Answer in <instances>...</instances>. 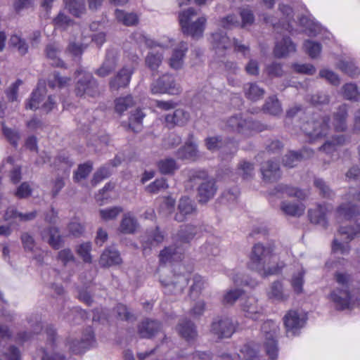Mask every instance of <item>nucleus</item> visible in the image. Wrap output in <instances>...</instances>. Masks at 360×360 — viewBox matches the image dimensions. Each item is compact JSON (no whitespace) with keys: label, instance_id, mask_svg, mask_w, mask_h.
I'll use <instances>...</instances> for the list:
<instances>
[{"label":"nucleus","instance_id":"f257e3e1","mask_svg":"<svg viewBox=\"0 0 360 360\" xmlns=\"http://www.w3.org/2000/svg\"><path fill=\"white\" fill-rule=\"evenodd\" d=\"M334 279L339 287L330 294V300L338 310H345L354 306L360 307V281L356 288L350 291L352 276L346 272H336Z\"/></svg>","mask_w":360,"mask_h":360},{"label":"nucleus","instance_id":"f03ea898","mask_svg":"<svg viewBox=\"0 0 360 360\" xmlns=\"http://www.w3.org/2000/svg\"><path fill=\"white\" fill-rule=\"evenodd\" d=\"M274 257V247L271 245L264 246L258 243L252 247L250 256V262L248 264V268L257 271L261 275L267 276L278 274L282 266L266 267L271 263V259Z\"/></svg>","mask_w":360,"mask_h":360},{"label":"nucleus","instance_id":"7ed1b4c3","mask_svg":"<svg viewBox=\"0 0 360 360\" xmlns=\"http://www.w3.org/2000/svg\"><path fill=\"white\" fill-rule=\"evenodd\" d=\"M197 233V227L193 225L186 224L180 227L178 233L174 237V243L165 247L159 255L160 262L166 264L168 262L181 259L184 249L181 247L183 244L189 243Z\"/></svg>","mask_w":360,"mask_h":360},{"label":"nucleus","instance_id":"20e7f679","mask_svg":"<svg viewBox=\"0 0 360 360\" xmlns=\"http://www.w3.org/2000/svg\"><path fill=\"white\" fill-rule=\"evenodd\" d=\"M224 129L229 132L249 138L255 133L269 129L266 124L250 117H244L241 114L229 117L225 121Z\"/></svg>","mask_w":360,"mask_h":360},{"label":"nucleus","instance_id":"39448f33","mask_svg":"<svg viewBox=\"0 0 360 360\" xmlns=\"http://www.w3.org/2000/svg\"><path fill=\"white\" fill-rule=\"evenodd\" d=\"M195 15H197L196 11L193 8H189L179 13V20L184 34L198 39L203 35L207 19L202 16L193 22L192 19Z\"/></svg>","mask_w":360,"mask_h":360},{"label":"nucleus","instance_id":"423d86ee","mask_svg":"<svg viewBox=\"0 0 360 360\" xmlns=\"http://www.w3.org/2000/svg\"><path fill=\"white\" fill-rule=\"evenodd\" d=\"M330 117L319 113H313L301 126V129L311 139L326 136L329 130Z\"/></svg>","mask_w":360,"mask_h":360},{"label":"nucleus","instance_id":"0eeeda50","mask_svg":"<svg viewBox=\"0 0 360 360\" xmlns=\"http://www.w3.org/2000/svg\"><path fill=\"white\" fill-rule=\"evenodd\" d=\"M75 75L79 77L75 88L77 96L82 97L88 96L95 97L98 94V84L91 73L85 72L82 68L77 69Z\"/></svg>","mask_w":360,"mask_h":360},{"label":"nucleus","instance_id":"6e6552de","mask_svg":"<svg viewBox=\"0 0 360 360\" xmlns=\"http://www.w3.org/2000/svg\"><path fill=\"white\" fill-rule=\"evenodd\" d=\"M338 233L342 237L343 242L334 239L332 243V251L340 252L342 255L348 254L350 251L349 242L360 236V221H356L353 226H340Z\"/></svg>","mask_w":360,"mask_h":360},{"label":"nucleus","instance_id":"1a4fd4ad","mask_svg":"<svg viewBox=\"0 0 360 360\" xmlns=\"http://www.w3.org/2000/svg\"><path fill=\"white\" fill-rule=\"evenodd\" d=\"M261 330L262 333L264 334V347L266 354L271 360H276L278 352L276 340L278 327L274 321H267L264 322Z\"/></svg>","mask_w":360,"mask_h":360},{"label":"nucleus","instance_id":"9d476101","mask_svg":"<svg viewBox=\"0 0 360 360\" xmlns=\"http://www.w3.org/2000/svg\"><path fill=\"white\" fill-rule=\"evenodd\" d=\"M150 91L152 94L179 95L181 88L172 75L164 74L151 82Z\"/></svg>","mask_w":360,"mask_h":360},{"label":"nucleus","instance_id":"9b49d317","mask_svg":"<svg viewBox=\"0 0 360 360\" xmlns=\"http://www.w3.org/2000/svg\"><path fill=\"white\" fill-rule=\"evenodd\" d=\"M237 323L228 316H217L212 322L210 333L217 339L230 338L236 332Z\"/></svg>","mask_w":360,"mask_h":360},{"label":"nucleus","instance_id":"f8f14e48","mask_svg":"<svg viewBox=\"0 0 360 360\" xmlns=\"http://www.w3.org/2000/svg\"><path fill=\"white\" fill-rule=\"evenodd\" d=\"M135 70L136 66L133 63L124 65L110 78L109 81L110 89L111 91H118L120 89L127 88Z\"/></svg>","mask_w":360,"mask_h":360},{"label":"nucleus","instance_id":"ddd939ff","mask_svg":"<svg viewBox=\"0 0 360 360\" xmlns=\"http://www.w3.org/2000/svg\"><path fill=\"white\" fill-rule=\"evenodd\" d=\"M95 343V338L91 327L86 328L80 340L70 339L68 340L70 352L74 354H80L92 347Z\"/></svg>","mask_w":360,"mask_h":360},{"label":"nucleus","instance_id":"4468645a","mask_svg":"<svg viewBox=\"0 0 360 360\" xmlns=\"http://www.w3.org/2000/svg\"><path fill=\"white\" fill-rule=\"evenodd\" d=\"M162 331V323L150 319L143 320L137 326V333L141 338L151 339Z\"/></svg>","mask_w":360,"mask_h":360},{"label":"nucleus","instance_id":"2eb2a0df","mask_svg":"<svg viewBox=\"0 0 360 360\" xmlns=\"http://www.w3.org/2000/svg\"><path fill=\"white\" fill-rule=\"evenodd\" d=\"M194 136L192 133L188 134V139L184 146L179 148L176 152V156L180 160L194 161L198 157L197 145L194 143Z\"/></svg>","mask_w":360,"mask_h":360},{"label":"nucleus","instance_id":"dca6fc26","mask_svg":"<svg viewBox=\"0 0 360 360\" xmlns=\"http://www.w3.org/2000/svg\"><path fill=\"white\" fill-rule=\"evenodd\" d=\"M118 57L115 52L109 50L106 52L105 58L102 65L95 71V74L101 77H105L111 74L116 68Z\"/></svg>","mask_w":360,"mask_h":360},{"label":"nucleus","instance_id":"f3484780","mask_svg":"<svg viewBox=\"0 0 360 360\" xmlns=\"http://www.w3.org/2000/svg\"><path fill=\"white\" fill-rule=\"evenodd\" d=\"M357 199L359 205L347 202L339 205L336 210L338 218L351 221L360 215V192L357 195Z\"/></svg>","mask_w":360,"mask_h":360},{"label":"nucleus","instance_id":"a211bd4d","mask_svg":"<svg viewBox=\"0 0 360 360\" xmlns=\"http://www.w3.org/2000/svg\"><path fill=\"white\" fill-rule=\"evenodd\" d=\"M245 316L248 318L257 320L262 314V308L258 304L257 300L252 296L241 299L240 304Z\"/></svg>","mask_w":360,"mask_h":360},{"label":"nucleus","instance_id":"6ab92c4d","mask_svg":"<svg viewBox=\"0 0 360 360\" xmlns=\"http://www.w3.org/2000/svg\"><path fill=\"white\" fill-rule=\"evenodd\" d=\"M196 208L188 197H181L178 205V212L174 216V219L178 222H182L195 213Z\"/></svg>","mask_w":360,"mask_h":360},{"label":"nucleus","instance_id":"aec40b11","mask_svg":"<svg viewBox=\"0 0 360 360\" xmlns=\"http://www.w3.org/2000/svg\"><path fill=\"white\" fill-rule=\"evenodd\" d=\"M261 172L263 180L266 182L271 183L278 181L281 176V172L278 163L269 160L262 164Z\"/></svg>","mask_w":360,"mask_h":360},{"label":"nucleus","instance_id":"412c9836","mask_svg":"<svg viewBox=\"0 0 360 360\" xmlns=\"http://www.w3.org/2000/svg\"><path fill=\"white\" fill-rule=\"evenodd\" d=\"M328 210L326 205H318L314 209L308 210V217L311 223L319 225L323 229L328 226V221L326 217Z\"/></svg>","mask_w":360,"mask_h":360},{"label":"nucleus","instance_id":"4be33fe9","mask_svg":"<svg viewBox=\"0 0 360 360\" xmlns=\"http://www.w3.org/2000/svg\"><path fill=\"white\" fill-rule=\"evenodd\" d=\"M122 262V259L119 251L111 247L105 248L99 259V264L102 267L119 265Z\"/></svg>","mask_w":360,"mask_h":360},{"label":"nucleus","instance_id":"5701e85b","mask_svg":"<svg viewBox=\"0 0 360 360\" xmlns=\"http://www.w3.org/2000/svg\"><path fill=\"white\" fill-rule=\"evenodd\" d=\"M217 191L214 179H209L202 182L198 188V201L205 203L212 198Z\"/></svg>","mask_w":360,"mask_h":360},{"label":"nucleus","instance_id":"b1692460","mask_svg":"<svg viewBox=\"0 0 360 360\" xmlns=\"http://www.w3.org/2000/svg\"><path fill=\"white\" fill-rule=\"evenodd\" d=\"M284 325L288 333L292 332L295 335L296 330L301 328L304 324V320L301 319L297 311H289L283 318Z\"/></svg>","mask_w":360,"mask_h":360},{"label":"nucleus","instance_id":"393cba45","mask_svg":"<svg viewBox=\"0 0 360 360\" xmlns=\"http://www.w3.org/2000/svg\"><path fill=\"white\" fill-rule=\"evenodd\" d=\"M295 51L296 45L292 41L291 39L289 37H284L281 41L276 43L274 54L276 58H281Z\"/></svg>","mask_w":360,"mask_h":360},{"label":"nucleus","instance_id":"a878e982","mask_svg":"<svg viewBox=\"0 0 360 360\" xmlns=\"http://www.w3.org/2000/svg\"><path fill=\"white\" fill-rule=\"evenodd\" d=\"M189 120V114L183 109H176L172 113L166 115L165 117L167 126L172 128L174 126H184Z\"/></svg>","mask_w":360,"mask_h":360},{"label":"nucleus","instance_id":"bb28decb","mask_svg":"<svg viewBox=\"0 0 360 360\" xmlns=\"http://www.w3.org/2000/svg\"><path fill=\"white\" fill-rule=\"evenodd\" d=\"M179 335L190 342L196 339L198 332L195 324L190 320L184 319L177 326Z\"/></svg>","mask_w":360,"mask_h":360},{"label":"nucleus","instance_id":"cd10ccee","mask_svg":"<svg viewBox=\"0 0 360 360\" xmlns=\"http://www.w3.org/2000/svg\"><path fill=\"white\" fill-rule=\"evenodd\" d=\"M60 52L61 48L56 43L49 44L45 49L46 58L50 60L52 66L65 68V63L59 57Z\"/></svg>","mask_w":360,"mask_h":360},{"label":"nucleus","instance_id":"c85d7f7f","mask_svg":"<svg viewBox=\"0 0 360 360\" xmlns=\"http://www.w3.org/2000/svg\"><path fill=\"white\" fill-rule=\"evenodd\" d=\"M187 51V43L184 41L179 43L178 46L174 50L169 60V65L172 68L175 70L181 68L183 65V60Z\"/></svg>","mask_w":360,"mask_h":360},{"label":"nucleus","instance_id":"c756f323","mask_svg":"<svg viewBox=\"0 0 360 360\" xmlns=\"http://www.w3.org/2000/svg\"><path fill=\"white\" fill-rule=\"evenodd\" d=\"M348 117L347 107L345 104L340 105L333 114V126L337 131H344L347 129Z\"/></svg>","mask_w":360,"mask_h":360},{"label":"nucleus","instance_id":"7c9ffc66","mask_svg":"<svg viewBox=\"0 0 360 360\" xmlns=\"http://www.w3.org/2000/svg\"><path fill=\"white\" fill-rule=\"evenodd\" d=\"M243 90L245 97L252 101L262 99L265 94L264 88L259 86L257 82H248L244 84Z\"/></svg>","mask_w":360,"mask_h":360},{"label":"nucleus","instance_id":"2f4dec72","mask_svg":"<svg viewBox=\"0 0 360 360\" xmlns=\"http://www.w3.org/2000/svg\"><path fill=\"white\" fill-rule=\"evenodd\" d=\"M115 16L118 22L127 26H135L139 23V16L135 13H129L119 8L115 9Z\"/></svg>","mask_w":360,"mask_h":360},{"label":"nucleus","instance_id":"473e14b6","mask_svg":"<svg viewBox=\"0 0 360 360\" xmlns=\"http://www.w3.org/2000/svg\"><path fill=\"white\" fill-rule=\"evenodd\" d=\"M48 236L47 242L54 250H58L62 243L63 238L59 233V229L56 227H49L43 231L42 237Z\"/></svg>","mask_w":360,"mask_h":360},{"label":"nucleus","instance_id":"72a5a7b5","mask_svg":"<svg viewBox=\"0 0 360 360\" xmlns=\"http://www.w3.org/2000/svg\"><path fill=\"white\" fill-rule=\"evenodd\" d=\"M212 44L213 48L217 51H224L231 46L230 39L223 32H216L212 34Z\"/></svg>","mask_w":360,"mask_h":360},{"label":"nucleus","instance_id":"f704fd0d","mask_svg":"<svg viewBox=\"0 0 360 360\" xmlns=\"http://www.w3.org/2000/svg\"><path fill=\"white\" fill-rule=\"evenodd\" d=\"M238 356L241 360H260L259 347L252 343L245 344Z\"/></svg>","mask_w":360,"mask_h":360},{"label":"nucleus","instance_id":"c9c22d12","mask_svg":"<svg viewBox=\"0 0 360 360\" xmlns=\"http://www.w3.org/2000/svg\"><path fill=\"white\" fill-rule=\"evenodd\" d=\"M138 223L137 220L131 214H124L120 222L119 230L125 234H132L136 231Z\"/></svg>","mask_w":360,"mask_h":360},{"label":"nucleus","instance_id":"e433bc0d","mask_svg":"<svg viewBox=\"0 0 360 360\" xmlns=\"http://www.w3.org/2000/svg\"><path fill=\"white\" fill-rule=\"evenodd\" d=\"M263 110L271 115L277 116L281 114V105L276 96L268 98L263 105Z\"/></svg>","mask_w":360,"mask_h":360},{"label":"nucleus","instance_id":"4c0bfd02","mask_svg":"<svg viewBox=\"0 0 360 360\" xmlns=\"http://www.w3.org/2000/svg\"><path fill=\"white\" fill-rule=\"evenodd\" d=\"M281 209L288 215L299 217L304 214L305 206L302 203L297 204L283 202L281 205Z\"/></svg>","mask_w":360,"mask_h":360},{"label":"nucleus","instance_id":"58836bf2","mask_svg":"<svg viewBox=\"0 0 360 360\" xmlns=\"http://www.w3.org/2000/svg\"><path fill=\"white\" fill-rule=\"evenodd\" d=\"M226 144L227 140L224 139L221 136H208L205 139V147L211 152L222 149Z\"/></svg>","mask_w":360,"mask_h":360},{"label":"nucleus","instance_id":"ea45409f","mask_svg":"<svg viewBox=\"0 0 360 360\" xmlns=\"http://www.w3.org/2000/svg\"><path fill=\"white\" fill-rule=\"evenodd\" d=\"M276 190L277 192L286 194L288 197H295L300 200H304L307 196L303 190L288 185L279 184L276 187Z\"/></svg>","mask_w":360,"mask_h":360},{"label":"nucleus","instance_id":"a19ab883","mask_svg":"<svg viewBox=\"0 0 360 360\" xmlns=\"http://www.w3.org/2000/svg\"><path fill=\"white\" fill-rule=\"evenodd\" d=\"M307 152L306 149L301 151H290L283 158L284 166L290 168L296 166L304 158V153Z\"/></svg>","mask_w":360,"mask_h":360},{"label":"nucleus","instance_id":"79ce46f5","mask_svg":"<svg viewBox=\"0 0 360 360\" xmlns=\"http://www.w3.org/2000/svg\"><path fill=\"white\" fill-rule=\"evenodd\" d=\"M345 142V137L343 135L333 136L331 140L327 141L319 149L327 154H332L337 150V147L342 146Z\"/></svg>","mask_w":360,"mask_h":360},{"label":"nucleus","instance_id":"37998d69","mask_svg":"<svg viewBox=\"0 0 360 360\" xmlns=\"http://www.w3.org/2000/svg\"><path fill=\"white\" fill-rule=\"evenodd\" d=\"M158 167L160 172L162 174H173L179 167L173 158H165L160 160L158 162Z\"/></svg>","mask_w":360,"mask_h":360},{"label":"nucleus","instance_id":"c03bdc74","mask_svg":"<svg viewBox=\"0 0 360 360\" xmlns=\"http://www.w3.org/2000/svg\"><path fill=\"white\" fill-rule=\"evenodd\" d=\"M288 295L284 293L283 286L281 281H275L271 285L269 297L277 301H285L288 299Z\"/></svg>","mask_w":360,"mask_h":360},{"label":"nucleus","instance_id":"a18cd8bd","mask_svg":"<svg viewBox=\"0 0 360 360\" xmlns=\"http://www.w3.org/2000/svg\"><path fill=\"white\" fill-rule=\"evenodd\" d=\"M45 87L39 86L32 93L30 101L26 104L27 109H37L39 108V103L45 95Z\"/></svg>","mask_w":360,"mask_h":360},{"label":"nucleus","instance_id":"49530a36","mask_svg":"<svg viewBox=\"0 0 360 360\" xmlns=\"http://www.w3.org/2000/svg\"><path fill=\"white\" fill-rule=\"evenodd\" d=\"M93 169V163L87 161L83 164H80L77 169L74 172L73 180L75 182H79L82 179H85Z\"/></svg>","mask_w":360,"mask_h":360},{"label":"nucleus","instance_id":"de8ad7c7","mask_svg":"<svg viewBox=\"0 0 360 360\" xmlns=\"http://www.w3.org/2000/svg\"><path fill=\"white\" fill-rule=\"evenodd\" d=\"M91 243L85 242L77 245L75 248V252L84 263L90 264L92 262V257L91 255Z\"/></svg>","mask_w":360,"mask_h":360},{"label":"nucleus","instance_id":"09e8293b","mask_svg":"<svg viewBox=\"0 0 360 360\" xmlns=\"http://www.w3.org/2000/svg\"><path fill=\"white\" fill-rule=\"evenodd\" d=\"M163 55L159 52H149L146 58V66L152 71L158 70L162 62Z\"/></svg>","mask_w":360,"mask_h":360},{"label":"nucleus","instance_id":"8fccbe9b","mask_svg":"<svg viewBox=\"0 0 360 360\" xmlns=\"http://www.w3.org/2000/svg\"><path fill=\"white\" fill-rule=\"evenodd\" d=\"M303 48L309 56L313 59L320 55L322 49L321 43L309 39L304 41Z\"/></svg>","mask_w":360,"mask_h":360},{"label":"nucleus","instance_id":"3c124183","mask_svg":"<svg viewBox=\"0 0 360 360\" xmlns=\"http://www.w3.org/2000/svg\"><path fill=\"white\" fill-rule=\"evenodd\" d=\"M71 82L69 77H62L58 72H53V78L48 81V85L51 89L58 87L59 89L68 86Z\"/></svg>","mask_w":360,"mask_h":360},{"label":"nucleus","instance_id":"603ef678","mask_svg":"<svg viewBox=\"0 0 360 360\" xmlns=\"http://www.w3.org/2000/svg\"><path fill=\"white\" fill-rule=\"evenodd\" d=\"M145 114L141 109H136L129 117V127L132 131L137 132L141 130V123Z\"/></svg>","mask_w":360,"mask_h":360},{"label":"nucleus","instance_id":"864d4df0","mask_svg":"<svg viewBox=\"0 0 360 360\" xmlns=\"http://www.w3.org/2000/svg\"><path fill=\"white\" fill-rule=\"evenodd\" d=\"M314 185L319 191V194L323 198L330 199L335 195L334 192L323 179L315 178Z\"/></svg>","mask_w":360,"mask_h":360},{"label":"nucleus","instance_id":"5fc2aeb1","mask_svg":"<svg viewBox=\"0 0 360 360\" xmlns=\"http://www.w3.org/2000/svg\"><path fill=\"white\" fill-rule=\"evenodd\" d=\"M65 6L69 13L77 18L80 17L85 11V2L83 0L76 1H70L68 0V3H66Z\"/></svg>","mask_w":360,"mask_h":360},{"label":"nucleus","instance_id":"6e6d98bb","mask_svg":"<svg viewBox=\"0 0 360 360\" xmlns=\"http://www.w3.org/2000/svg\"><path fill=\"white\" fill-rule=\"evenodd\" d=\"M205 284V280L200 275L195 274L193 277V284L190 288V296L198 297L201 293Z\"/></svg>","mask_w":360,"mask_h":360},{"label":"nucleus","instance_id":"4d7b16f0","mask_svg":"<svg viewBox=\"0 0 360 360\" xmlns=\"http://www.w3.org/2000/svg\"><path fill=\"white\" fill-rule=\"evenodd\" d=\"M115 110L120 114L127 110L129 108L132 107L134 105L133 97L131 95H128L124 97H120L115 100Z\"/></svg>","mask_w":360,"mask_h":360},{"label":"nucleus","instance_id":"13d9d810","mask_svg":"<svg viewBox=\"0 0 360 360\" xmlns=\"http://www.w3.org/2000/svg\"><path fill=\"white\" fill-rule=\"evenodd\" d=\"M169 187L167 179L160 178L155 179L146 187V191L150 194H156L161 191L165 190Z\"/></svg>","mask_w":360,"mask_h":360},{"label":"nucleus","instance_id":"bf43d9fd","mask_svg":"<svg viewBox=\"0 0 360 360\" xmlns=\"http://www.w3.org/2000/svg\"><path fill=\"white\" fill-rule=\"evenodd\" d=\"M343 96L345 98L350 101H358L360 100V93L357 86L354 84H346L343 86Z\"/></svg>","mask_w":360,"mask_h":360},{"label":"nucleus","instance_id":"052dcab7","mask_svg":"<svg viewBox=\"0 0 360 360\" xmlns=\"http://www.w3.org/2000/svg\"><path fill=\"white\" fill-rule=\"evenodd\" d=\"M56 260L66 266L70 263H75L76 258L70 248H65L58 252Z\"/></svg>","mask_w":360,"mask_h":360},{"label":"nucleus","instance_id":"680f3d73","mask_svg":"<svg viewBox=\"0 0 360 360\" xmlns=\"http://www.w3.org/2000/svg\"><path fill=\"white\" fill-rule=\"evenodd\" d=\"M339 68L351 77H356L360 74L359 68L352 61H341Z\"/></svg>","mask_w":360,"mask_h":360},{"label":"nucleus","instance_id":"e2e57ef3","mask_svg":"<svg viewBox=\"0 0 360 360\" xmlns=\"http://www.w3.org/2000/svg\"><path fill=\"white\" fill-rule=\"evenodd\" d=\"M111 175V171L109 167L103 166L98 168L94 174L93 178L91 181L92 186H96L103 179L108 178Z\"/></svg>","mask_w":360,"mask_h":360},{"label":"nucleus","instance_id":"0e129e2a","mask_svg":"<svg viewBox=\"0 0 360 360\" xmlns=\"http://www.w3.org/2000/svg\"><path fill=\"white\" fill-rule=\"evenodd\" d=\"M307 100L314 106H321L328 104L330 97L326 93L320 91L311 95Z\"/></svg>","mask_w":360,"mask_h":360},{"label":"nucleus","instance_id":"69168bd1","mask_svg":"<svg viewBox=\"0 0 360 360\" xmlns=\"http://www.w3.org/2000/svg\"><path fill=\"white\" fill-rule=\"evenodd\" d=\"M164 233L157 226L154 230L147 232V240L145 242L150 245H158L164 240Z\"/></svg>","mask_w":360,"mask_h":360},{"label":"nucleus","instance_id":"338daca9","mask_svg":"<svg viewBox=\"0 0 360 360\" xmlns=\"http://www.w3.org/2000/svg\"><path fill=\"white\" fill-rule=\"evenodd\" d=\"M3 134L4 136L6 138L8 141L14 147L17 148L18 145V141L20 139V134L18 131L3 127Z\"/></svg>","mask_w":360,"mask_h":360},{"label":"nucleus","instance_id":"774afa93","mask_svg":"<svg viewBox=\"0 0 360 360\" xmlns=\"http://www.w3.org/2000/svg\"><path fill=\"white\" fill-rule=\"evenodd\" d=\"M238 169L243 179H250L254 176V165L250 162H240Z\"/></svg>","mask_w":360,"mask_h":360}]
</instances>
